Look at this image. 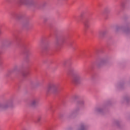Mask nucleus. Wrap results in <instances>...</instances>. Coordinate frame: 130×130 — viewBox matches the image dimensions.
Here are the masks:
<instances>
[{
	"instance_id": "7",
	"label": "nucleus",
	"mask_w": 130,
	"mask_h": 130,
	"mask_svg": "<svg viewBox=\"0 0 130 130\" xmlns=\"http://www.w3.org/2000/svg\"><path fill=\"white\" fill-rule=\"evenodd\" d=\"M0 34H2V30L0 29Z\"/></svg>"
},
{
	"instance_id": "1",
	"label": "nucleus",
	"mask_w": 130,
	"mask_h": 130,
	"mask_svg": "<svg viewBox=\"0 0 130 130\" xmlns=\"http://www.w3.org/2000/svg\"><path fill=\"white\" fill-rule=\"evenodd\" d=\"M56 86H55V85L53 84H49L48 88H47V91L48 92H55V91H56Z\"/></svg>"
},
{
	"instance_id": "2",
	"label": "nucleus",
	"mask_w": 130,
	"mask_h": 130,
	"mask_svg": "<svg viewBox=\"0 0 130 130\" xmlns=\"http://www.w3.org/2000/svg\"><path fill=\"white\" fill-rule=\"evenodd\" d=\"M82 80V77L80 75H77L73 77L72 82L75 84H78Z\"/></svg>"
},
{
	"instance_id": "3",
	"label": "nucleus",
	"mask_w": 130,
	"mask_h": 130,
	"mask_svg": "<svg viewBox=\"0 0 130 130\" xmlns=\"http://www.w3.org/2000/svg\"><path fill=\"white\" fill-rule=\"evenodd\" d=\"M18 3L19 5H27L28 0H19Z\"/></svg>"
},
{
	"instance_id": "5",
	"label": "nucleus",
	"mask_w": 130,
	"mask_h": 130,
	"mask_svg": "<svg viewBox=\"0 0 130 130\" xmlns=\"http://www.w3.org/2000/svg\"><path fill=\"white\" fill-rule=\"evenodd\" d=\"M84 26H85V28H88V27L90 26V25L89 24V22H85L84 23Z\"/></svg>"
},
{
	"instance_id": "4",
	"label": "nucleus",
	"mask_w": 130,
	"mask_h": 130,
	"mask_svg": "<svg viewBox=\"0 0 130 130\" xmlns=\"http://www.w3.org/2000/svg\"><path fill=\"white\" fill-rule=\"evenodd\" d=\"M37 103H38V100H34L32 101L31 105L32 106H34L35 105H36V104H37Z\"/></svg>"
},
{
	"instance_id": "6",
	"label": "nucleus",
	"mask_w": 130,
	"mask_h": 130,
	"mask_svg": "<svg viewBox=\"0 0 130 130\" xmlns=\"http://www.w3.org/2000/svg\"><path fill=\"white\" fill-rule=\"evenodd\" d=\"M28 74V73L27 72H24L22 73V76L23 77H27Z\"/></svg>"
}]
</instances>
